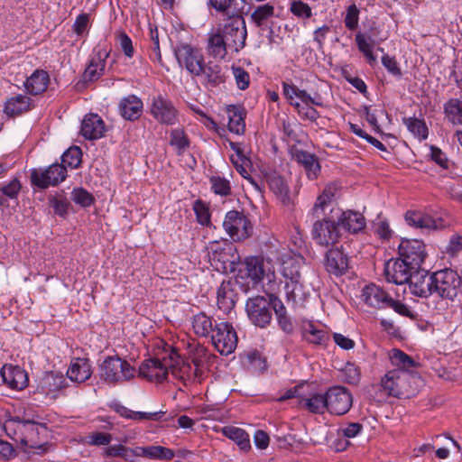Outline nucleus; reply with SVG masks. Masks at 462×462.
I'll use <instances>...</instances> for the list:
<instances>
[{
	"mask_svg": "<svg viewBox=\"0 0 462 462\" xmlns=\"http://www.w3.org/2000/svg\"><path fill=\"white\" fill-rule=\"evenodd\" d=\"M421 385L422 379L417 373L402 369L389 371L381 380V386L387 395L396 398L414 396Z\"/></svg>",
	"mask_w": 462,
	"mask_h": 462,
	"instance_id": "1",
	"label": "nucleus"
},
{
	"mask_svg": "<svg viewBox=\"0 0 462 462\" xmlns=\"http://www.w3.org/2000/svg\"><path fill=\"white\" fill-rule=\"evenodd\" d=\"M282 92L289 104L295 108L300 117L303 120L316 122L319 113L312 106H323V101L319 95L311 97L306 90L300 89L291 82H282Z\"/></svg>",
	"mask_w": 462,
	"mask_h": 462,
	"instance_id": "2",
	"label": "nucleus"
},
{
	"mask_svg": "<svg viewBox=\"0 0 462 462\" xmlns=\"http://www.w3.org/2000/svg\"><path fill=\"white\" fill-rule=\"evenodd\" d=\"M100 379L109 384L124 383L134 378L136 370L126 360L118 356H107L99 365Z\"/></svg>",
	"mask_w": 462,
	"mask_h": 462,
	"instance_id": "3",
	"label": "nucleus"
},
{
	"mask_svg": "<svg viewBox=\"0 0 462 462\" xmlns=\"http://www.w3.org/2000/svg\"><path fill=\"white\" fill-rule=\"evenodd\" d=\"M434 292L443 299L453 300L462 291V278L452 269L433 273Z\"/></svg>",
	"mask_w": 462,
	"mask_h": 462,
	"instance_id": "4",
	"label": "nucleus"
},
{
	"mask_svg": "<svg viewBox=\"0 0 462 462\" xmlns=\"http://www.w3.org/2000/svg\"><path fill=\"white\" fill-rule=\"evenodd\" d=\"M227 16L229 20L225 23L220 33L226 41L228 47L235 51H238L245 44L247 35L245 22L242 16V11Z\"/></svg>",
	"mask_w": 462,
	"mask_h": 462,
	"instance_id": "5",
	"label": "nucleus"
},
{
	"mask_svg": "<svg viewBox=\"0 0 462 462\" xmlns=\"http://www.w3.org/2000/svg\"><path fill=\"white\" fill-rule=\"evenodd\" d=\"M245 263L248 277L255 282L266 279L270 284L269 289L274 290L277 285L275 282V268L270 258L251 256L245 259Z\"/></svg>",
	"mask_w": 462,
	"mask_h": 462,
	"instance_id": "6",
	"label": "nucleus"
},
{
	"mask_svg": "<svg viewBox=\"0 0 462 462\" xmlns=\"http://www.w3.org/2000/svg\"><path fill=\"white\" fill-rule=\"evenodd\" d=\"M211 341L221 355L233 353L237 345V335L233 326L228 322H215Z\"/></svg>",
	"mask_w": 462,
	"mask_h": 462,
	"instance_id": "7",
	"label": "nucleus"
},
{
	"mask_svg": "<svg viewBox=\"0 0 462 462\" xmlns=\"http://www.w3.org/2000/svg\"><path fill=\"white\" fill-rule=\"evenodd\" d=\"M223 227L234 241L245 240L250 236L253 228L246 216L236 210L226 214Z\"/></svg>",
	"mask_w": 462,
	"mask_h": 462,
	"instance_id": "8",
	"label": "nucleus"
},
{
	"mask_svg": "<svg viewBox=\"0 0 462 462\" xmlns=\"http://www.w3.org/2000/svg\"><path fill=\"white\" fill-rule=\"evenodd\" d=\"M247 316L253 324L259 328L267 327L272 320L270 300L263 296L249 298L245 303Z\"/></svg>",
	"mask_w": 462,
	"mask_h": 462,
	"instance_id": "9",
	"label": "nucleus"
},
{
	"mask_svg": "<svg viewBox=\"0 0 462 462\" xmlns=\"http://www.w3.org/2000/svg\"><path fill=\"white\" fill-rule=\"evenodd\" d=\"M312 237L319 245H333L341 237L340 224L327 218L317 220L313 224Z\"/></svg>",
	"mask_w": 462,
	"mask_h": 462,
	"instance_id": "10",
	"label": "nucleus"
},
{
	"mask_svg": "<svg viewBox=\"0 0 462 462\" xmlns=\"http://www.w3.org/2000/svg\"><path fill=\"white\" fill-rule=\"evenodd\" d=\"M398 252L402 259L416 269H420L428 255L426 245L420 239H402L398 246Z\"/></svg>",
	"mask_w": 462,
	"mask_h": 462,
	"instance_id": "11",
	"label": "nucleus"
},
{
	"mask_svg": "<svg viewBox=\"0 0 462 462\" xmlns=\"http://www.w3.org/2000/svg\"><path fill=\"white\" fill-rule=\"evenodd\" d=\"M174 350L171 352L169 357H163L162 360L155 357L144 361L139 367V375L149 380L161 383L164 381L169 374L170 362L174 361Z\"/></svg>",
	"mask_w": 462,
	"mask_h": 462,
	"instance_id": "12",
	"label": "nucleus"
},
{
	"mask_svg": "<svg viewBox=\"0 0 462 462\" xmlns=\"http://www.w3.org/2000/svg\"><path fill=\"white\" fill-rule=\"evenodd\" d=\"M66 167L63 164L53 163L44 171L33 170L31 180L34 186L47 189L49 186L58 185L66 179Z\"/></svg>",
	"mask_w": 462,
	"mask_h": 462,
	"instance_id": "13",
	"label": "nucleus"
},
{
	"mask_svg": "<svg viewBox=\"0 0 462 462\" xmlns=\"http://www.w3.org/2000/svg\"><path fill=\"white\" fill-rule=\"evenodd\" d=\"M352 402V394L345 387L334 386L327 391V410L332 414H346L350 410Z\"/></svg>",
	"mask_w": 462,
	"mask_h": 462,
	"instance_id": "14",
	"label": "nucleus"
},
{
	"mask_svg": "<svg viewBox=\"0 0 462 462\" xmlns=\"http://www.w3.org/2000/svg\"><path fill=\"white\" fill-rule=\"evenodd\" d=\"M174 51L179 64L184 66L190 74L195 76L200 71L204 58L198 49L186 43H180Z\"/></svg>",
	"mask_w": 462,
	"mask_h": 462,
	"instance_id": "15",
	"label": "nucleus"
},
{
	"mask_svg": "<svg viewBox=\"0 0 462 462\" xmlns=\"http://www.w3.org/2000/svg\"><path fill=\"white\" fill-rule=\"evenodd\" d=\"M417 270L401 257L389 260L384 266V275L389 282L404 284L411 280L413 272Z\"/></svg>",
	"mask_w": 462,
	"mask_h": 462,
	"instance_id": "16",
	"label": "nucleus"
},
{
	"mask_svg": "<svg viewBox=\"0 0 462 462\" xmlns=\"http://www.w3.org/2000/svg\"><path fill=\"white\" fill-rule=\"evenodd\" d=\"M150 112L154 119L165 125H174L177 122L178 112L171 101L162 95L152 98Z\"/></svg>",
	"mask_w": 462,
	"mask_h": 462,
	"instance_id": "17",
	"label": "nucleus"
},
{
	"mask_svg": "<svg viewBox=\"0 0 462 462\" xmlns=\"http://www.w3.org/2000/svg\"><path fill=\"white\" fill-rule=\"evenodd\" d=\"M25 433L22 442L31 448H40L42 442L46 441L49 435L48 428L43 423L26 420L23 423Z\"/></svg>",
	"mask_w": 462,
	"mask_h": 462,
	"instance_id": "18",
	"label": "nucleus"
},
{
	"mask_svg": "<svg viewBox=\"0 0 462 462\" xmlns=\"http://www.w3.org/2000/svg\"><path fill=\"white\" fill-rule=\"evenodd\" d=\"M202 84L208 88H215L226 81V75L220 64L215 61H208L200 66V71L196 73Z\"/></svg>",
	"mask_w": 462,
	"mask_h": 462,
	"instance_id": "19",
	"label": "nucleus"
},
{
	"mask_svg": "<svg viewBox=\"0 0 462 462\" xmlns=\"http://www.w3.org/2000/svg\"><path fill=\"white\" fill-rule=\"evenodd\" d=\"M411 292L416 296L427 298L434 293L433 273L415 270L408 282Z\"/></svg>",
	"mask_w": 462,
	"mask_h": 462,
	"instance_id": "20",
	"label": "nucleus"
},
{
	"mask_svg": "<svg viewBox=\"0 0 462 462\" xmlns=\"http://www.w3.org/2000/svg\"><path fill=\"white\" fill-rule=\"evenodd\" d=\"M405 221L410 226L422 230H437L443 227L441 218H433L426 212L420 210H409L405 213Z\"/></svg>",
	"mask_w": 462,
	"mask_h": 462,
	"instance_id": "21",
	"label": "nucleus"
},
{
	"mask_svg": "<svg viewBox=\"0 0 462 462\" xmlns=\"http://www.w3.org/2000/svg\"><path fill=\"white\" fill-rule=\"evenodd\" d=\"M281 262V272L285 280H300V268L304 263V258L291 253L282 254L279 257Z\"/></svg>",
	"mask_w": 462,
	"mask_h": 462,
	"instance_id": "22",
	"label": "nucleus"
},
{
	"mask_svg": "<svg viewBox=\"0 0 462 462\" xmlns=\"http://www.w3.org/2000/svg\"><path fill=\"white\" fill-rule=\"evenodd\" d=\"M4 383L14 390H23L27 386V373L18 365H5L1 371Z\"/></svg>",
	"mask_w": 462,
	"mask_h": 462,
	"instance_id": "23",
	"label": "nucleus"
},
{
	"mask_svg": "<svg viewBox=\"0 0 462 462\" xmlns=\"http://www.w3.org/2000/svg\"><path fill=\"white\" fill-rule=\"evenodd\" d=\"M349 267L348 258L338 248L330 249L326 254L325 268L327 272L335 276L345 274Z\"/></svg>",
	"mask_w": 462,
	"mask_h": 462,
	"instance_id": "24",
	"label": "nucleus"
},
{
	"mask_svg": "<svg viewBox=\"0 0 462 462\" xmlns=\"http://www.w3.org/2000/svg\"><path fill=\"white\" fill-rule=\"evenodd\" d=\"M105 123L97 114L86 115L81 123L80 133L88 140H97L104 135Z\"/></svg>",
	"mask_w": 462,
	"mask_h": 462,
	"instance_id": "25",
	"label": "nucleus"
},
{
	"mask_svg": "<svg viewBox=\"0 0 462 462\" xmlns=\"http://www.w3.org/2000/svg\"><path fill=\"white\" fill-rule=\"evenodd\" d=\"M209 258L213 262L221 263L224 270L226 269L227 264L232 265L237 260L236 250L232 245H222L218 242L211 244Z\"/></svg>",
	"mask_w": 462,
	"mask_h": 462,
	"instance_id": "26",
	"label": "nucleus"
},
{
	"mask_svg": "<svg viewBox=\"0 0 462 462\" xmlns=\"http://www.w3.org/2000/svg\"><path fill=\"white\" fill-rule=\"evenodd\" d=\"M108 56L109 52L105 49L98 50L93 55L83 73L85 81H96L103 75Z\"/></svg>",
	"mask_w": 462,
	"mask_h": 462,
	"instance_id": "27",
	"label": "nucleus"
},
{
	"mask_svg": "<svg viewBox=\"0 0 462 462\" xmlns=\"http://www.w3.org/2000/svg\"><path fill=\"white\" fill-rule=\"evenodd\" d=\"M143 106V101L135 95L123 97L118 105L120 115L129 121H134L142 116Z\"/></svg>",
	"mask_w": 462,
	"mask_h": 462,
	"instance_id": "28",
	"label": "nucleus"
},
{
	"mask_svg": "<svg viewBox=\"0 0 462 462\" xmlns=\"http://www.w3.org/2000/svg\"><path fill=\"white\" fill-rule=\"evenodd\" d=\"M362 297L367 305L383 309L386 308L391 296L381 287L372 283L363 289Z\"/></svg>",
	"mask_w": 462,
	"mask_h": 462,
	"instance_id": "29",
	"label": "nucleus"
},
{
	"mask_svg": "<svg viewBox=\"0 0 462 462\" xmlns=\"http://www.w3.org/2000/svg\"><path fill=\"white\" fill-rule=\"evenodd\" d=\"M296 162L304 167L306 174L310 180L318 178L320 172V165L315 154L306 151L297 150L294 154Z\"/></svg>",
	"mask_w": 462,
	"mask_h": 462,
	"instance_id": "30",
	"label": "nucleus"
},
{
	"mask_svg": "<svg viewBox=\"0 0 462 462\" xmlns=\"http://www.w3.org/2000/svg\"><path fill=\"white\" fill-rule=\"evenodd\" d=\"M274 16V6L270 3L258 5L250 14L252 22L261 30L270 29Z\"/></svg>",
	"mask_w": 462,
	"mask_h": 462,
	"instance_id": "31",
	"label": "nucleus"
},
{
	"mask_svg": "<svg viewBox=\"0 0 462 462\" xmlns=\"http://www.w3.org/2000/svg\"><path fill=\"white\" fill-rule=\"evenodd\" d=\"M92 374L91 365L88 359L77 358L73 360L67 371L68 377L76 383H83Z\"/></svg>",
	"mask_w": 462,
	"mask_h": 462,
	"instance_id": "32",
	"label": "nucleus"
},
{
	"mask_svg": "<svg viewBox=\"0 0 462 462\" xmlns=\"http://www.w3.org/2000/svg\"><path fill=\"white\" fill-rule=\"evenodd\" d=\"M228 130L236 134H244L245 131V111L243 107L230 105L226 108Z\"/></svg>",
	"mask_w": 462,
	"mask_h": 462,
	"instance_id": "33",
	"label": "nucleus"
},
{
	"mask_svg": "<svg viewBox=\"0 0 462 462\" xmlns=\"http://www.w3.org/2000/svg\"><path fill=\"white\" fill-rule=\"evenodd\" d=\"M236 295L233 290L231 282H222L217 292L218 308L224 312H228L234 308L236 301Z\"/></svg>",
	"mask_w": 462,
	"mask_h": 462,
	"instance_id": "34",
	"label": "nucleus"
},
{
	"mask_svg": "<svg viewBox=\"0 0 462 462\" xmlns=\"http://www.w3.org/2000/svg\"><path fill=\"white\" fill-rule=\"evenodd\" d=\"M50 77L47 71L36 69L25 81L24 87L32 95H38L44 92L49 85Z\"/></svg>",
	"mask_w": 462,
	"mask_h": 462,
	"instance_id": "35",
	"label": "nucleus"
},
{
	"mask_svg": "<svg viewBox=\"0 0 462 462\" xmlns=\"http://www.w3.org/2000/svg\"><path fill=\"white\" fill-rule=\"evenodd\" d=\"M175 456L172 449L162 446L136 447L135 457L170 461Z\"/></svg>",
	"mask_w": 462,
	"mask_h": 462,
	"instance_id": "36",
	"label": "nucleus"
},
{
	"mask_svg": "<svg viewBox=\"0 0 462 462\" xmlns=\"http://www.w3.org/2000/svg\"><path fill=\"white\" fill-rule=\"evenodd\" d=\"M356 43L360 52L366 58L368 63L370 65H374L376 63V57L373 52V48L375 44H379L383 39L380 41H375L372 38V35H365L362 32H357L356 34Z\"/></svg>",
	"mask_w": 462,
	"mask_h": 462,
	"instance_id": "37",
	"label": "nucleus"
},
{
	"mask_svg": "<svg viewBox=\"0 0 462 462\" xmlns=\"http://www.w3.org/2000/svg\"><path fill=\"white\" fill-rule=\"evenodd\" d=\"M215 322L211 317L204 312L194 315L191 321L194 333L204 337H211L214 332Z\"/></svg>",
	"mask_w": 462,
	"mask_h": 462,
	"instance_id": "38",
	"label": "nucleus"
},
{
	"mask_svg": "<svg viewBox=\"0 0 462 462\" xmlns=\"http://www.w3.org/2000/svg\"><path fill=\"white\" fill-rule=\"evenodd\" d=\"M340 227L351 232L357 233L365 226V219L359 212L346 211L344 212L339 218Z\"/></svg>",
	"mask_w": 462,
	"mask_h": 462,
	"instance_id": "39",
	"label": "nucleus"
},
{
	"mask_svg": "<svg viewBox=\"0 0 462 462\" xmlns=\"http://www.w3.org/2000/svg\"><path fill=\"white\" fill-rule=\"evenodd\" d=\"M284 290L287 300L296 305L302 304L307 299L308 292L300 280L295 279L285 282Z\"/></svg>",
	"mask_w": 462,
	"mask_h": 462,
	"instance_id": "40",
	"label": "nucleus"
},
{
	"mask_svg": "<svg viewBox=\"0 0 462 462\" xmlns=\"http://www.w3.org/2000/svg\"><path fill=\"white\" fill-rule=\"evenodd\" d=\"M32 99L23 95L12 97L5 102V112L9 116H15L30 109Z\"/></svg>",
	"mask_w": 462,
	"mask_h": 462,
	"instance_id": "41",
	"label": "nucleus"
},
{
	"mask_svg": "<svg viewBox=\"0 0 462 462\" xmlns=\"http://www.w3.org/2000/svg\"><path fill=\"white\" fill-rule=\"evenodd\" d=\"M66 386V379L59 373H47L41 381L40 388L45 394L57 392Z\"/></svg>",
	"mask_w": 462,
	"mask_h": 462,
	"instance_id": "42",
	"label": "nucleus"
},
{
	"mask_svg": "<svg viewBox=\"0 0 462 462\" xmlns=\"http://www.w3.org/2000/svg\"><path fill=\"white\" fill-rule=\"evenodd\" d=\"M228 44L220 31L209 35L208 41V52L210 56L224 59L227 53Z\"/></svg>",
	"mask_w": 462,
	"mask_h": 462,
	"instance_id": "43",
	"label": "nucleus"
},
{
	"mask_svg": "<svg viewBox=\"0 0 462 462\" xmlns=\"http://www.w3.org/2000/svg\"><path fill=\"white\" fill-rule=\"evenodd\" d=\"M269 188L275 194L277 199L284 206H291L292 204L291 199L289 195V187L282 178L280 176L271 177L268 180Z\"/></svg>",
	"mask_w": 462,
	"mask_h": 462,
	"instance_id": "44",
	"label": "nucleus"
},
{
	"mask_svg": "<svg viewBox=\"0 0 462 462\" xmlns=\"http://www.w3.org/2000/svg\"><path fill=\"white\" fill-rule=\"evenodd\" d=\"M300 405L312 413H323L327 410V393H314L308 398H302Z\"/></svg>",
	"mask_w": 462,
	"mask_h": 462,
	"instance_id": "45",
	"label": "nucleus"
},
{
	"mask_svg": "<svg viewBox=\"0 0 462 462\" xmlns=\"http://www.w3.org/2000/svg\"><path fill=\"white\" fill-rule=\"evenodd\" d=\"M302 337L310 343L315 345L326 344L328 339V334L323 329L317 328L312 323L308 322L302 327Z\"/></svg>",
	"mask_w": 462,
	"mask_h": 462,
	"instance_id": "46",
	"label": "nucleus"
},
{
	"mask_svg": "<svg viewBox=\"0 0 462 462\" xmlns=\"http://www.w3.org/2000/svg\"><path fill=\"white\" fill-rule=\"evenodd\" d=\"M389 357L392 364L397 366V369L411 371L417 365L416 362L403 351L393 348L389 353Z\"/></svg>",
	"mask_w": 462,
	"mask_h": 462,
	"instance_id": "47",
	"label": "nucleus"
},
{
	"mask_svg": "<svg viewBox=\"0 0 462 462\" xmlns=\"http://www.w3.org/2000/svg\"><path fill=\"white\" fill-rule=\"evenodd\" d=\"M189 140L183 129L176 128L171 132L170 145L174 147L176 153L180 156L189 147Z\"/></svg>",
	"mask_w": 462,
	"mask_h": 462,
	"instance_id": "48",
	"label": "nucleus"
},
{
	"mask_svg": "<svg viewBox=\"0 0 462 462\" xmlns=\"http://www.w3.org/2000/svg\"><path fill=\"white\" fill-rule=\"evenodd\" d=\"M135 448H129L122 444L109 446L103 449L102 456L104 457H120L128 461L130 456H135Z\"/></svg>",
	"mask_w": 462,
	"mask_h": 462,
	"instance_id": "49",
	"label": "nucleus"
},
{
	"mask_svg": "<svg viewBox=\"0 0 462 462\" xmlns=\"http://www.w3.org/2000/svg\"><path fill=\"white\" fill-rule=\"evenodd\" d=\"M403 124L408 130L420 140H425L428 137L429 130L423 119L416 117H404Z\"/></svg>",
	"mask_w": 462,
	"mask_h": 462,
	"instance_id": "50",
	"label": "nucleus"
},
{
	"mask_svg": "<svg viewBox=\"0 0 462 462\" xmlns=\"http://www.w3.org/2000/svg\"><path fill=\"white\" fill-rule=\"evenodd\" d=\"M445 114L453 125H462V101L452 98L444 106Z\"/></svg>",
	"mask_w": 462,
	"mask_h": 462,
	"instance_id": "51",
	"label": "nucleus"
},
{
	"mask_svg": "<svg viewBox=\"0 0 462 462\" xmlns=\"http://www.w3.org/2000/svg\"><path fill=\"white\" fill-rule=\"evenodd\" d=\"M337 189L338 186L337 183L328 184L324 188L322 193L318 197L312 210L314 212H317L319 209H323L328 204H329L332 201Z\"/></svg>",
	"mask_w": 462,
	"mask_h": 462,
	"instance_id": "52",
	"label": "nucleus"
},
{
	"mask_svg": "<svg viewBox=\"0 0 462 462\" xmlns=\"http://www.w3.org/2000/svg\"><path fill=\"white\" fill-rule=\"evenodd\" d=\"M82 152L78 146L69 148L61 156L62 164L72 169L78 168L81 163Z\"/></svg>",
	"mask_w": 462,
	"mask_h": 462,
	"instance_id": "53",
	"label": "nucleus"
},
{
	"mask_svg": "<svg viewBox=\"0 0 462 462\" xmlns=\"http://www.w3.org/2000/svg\"><path fill=\"white\" fill-rule=\"evenodd\" d=\"M211 189L217 195L227 196L231 193V185L229 180L220 176H212L209 179Z\"/></svg>",
	"mask_w": 462,
	"mask_h": 462,
	"instance_id": "54",
	"label": "nucleus"
},
{
	"mask_svg": "<svg viewBox=\"0 0 462 462\" xmlns=\"http://www.w3.org/2000/svg\"><path fill=\"white\" fill-rule=\"evenodd\" d=\"M209 5L214 8L217 12L226 15L234 14L236 12L241 11L240 8L236 7L234 4V0H208Z\"/></svg>",
	"mask_w": 462,
	"mask_h": 462,
	"instance_id": "55",
	"label": "nucleus"
},
{
	"mask_svg": "<svg viewBox=\"0 0 462 462\" xmlns=\"http://www.w3.org/2000/svg\"><path fill=\"white\" fill-rule=\"evenodd\" d=\"M71 199L83 208L90 207L95 202L93 195L83 188H75L71 192Z\"/></svg>",
	"mask_w": 462,
	"mask_h": 462,
	"instance_id": "56",
	"label": "nucleus"
},
{
	"mask_svg": "<svg viewBox=\"0 0 462 462\" xmlns=\"http://www.w3.org/2000/svg\"><path fill=\"white\" fill-rule=\"evenodd\" d=\"M231 161L234 163L236 171L241 174V176L246 179L257 189H260L259 185L251 177L249 171L247 169L250 161L245 156L237 157L236 160H234L232 157Z\"/></svg>",
	"mask_w": 462,
	"mask_h": 462,
	"instance_id": "57",
	"label": "nucleus"
},
{
	"mask_svg": "<svg viewBox=\"0 0 462 462\" xmlns=\"http://www.w3.org/2000/svg\"><path fill=\"white\" fill-rule=\"evenodd\" d=\"M291 13L299 19H308L312 15L310 6L302 0H293L290 4Z\"/></svg>",
	"mask_w": 462,
	"mask_h": 462,
	"instance_id": "58",
	"label": "nucleus"
},
{
	"mask_svg": "<svg viewBox=\"0 0 462 462\" xmlns=\"http://www.w3.org/2000/svg\"><path fill=\"white\" fill-rule=\"evenodd\" d=\"M173 356H174V361L170 362L169 371H171V374L175 378L185 382L187 379L189 378V372L190 370V366L186 364H182L180 366H178L177 359L179 358V356L177 355V353L175 351H174Z\"/></svg>",
	"mask_w": 462,
	"mask_h": 462,
	"instance_id": "59",
	"label": "nucleus"
},
{
	"mask_svg": "<svg viewBox=\"0 0 462 462\" xmlns=\"http://www.w3.org/2000/svg\"><path fill=\"white\" fill-rule=\"evenodd\" d=\"M51 207L53 208L54 213L63 218L68 215L70 202L63 197H51L49 199Z\"/></svg>",
	"mask_w": 462,
	"mask_h": 462,
	"instance_id": "60",
	"label": "nucleus"
},
{
	"mask_svg": "<svg viewBox=\"0 0 462 462\" xmlns=\"http://www.w3.org/2000/svg\"><path fill=\"white\" fill-rule=\"evenodd\" d=\"M359 21V9L353 4L346 9V14L344 19L345 26L350 30H356L358 26Z\"/></svg>",
	"mask_w": 462,
	"mask_h": 462,
	"instance_id": "61",
	"label": "nucleus"
},
{
	"mask_svg": "<svg viewBox=\"0 0 462 462\" xmlns=\"http://www.w3.org/2000/svg\"><path fill=\"white\" fill-rule=\"evenodd\" d=\"M363 430V425L358 422H350L341 426L337 430V436H342L347 439L356 437Z\"/></svg>",
	"mask_w": 462,
	"mask_h": 462,
	"instance_id": "62",
	"label": "nucleus"
},
{
	"mask_svg": "<svg viewBox=\"0 0 462 462\" xmlns=\"http://www.w3.org/2000/svg\"><path fill=\"white\" fill-rule=\"evenodd\" d=\"M194 212L197 216L198 221L203 225L207 226L210 222V215L208 207L204 202L198 199L194 202L193 205Z\"/></svg>",
	"mask_w": 462,
	"mask_h": 462,
	"instance_id": "63",
	"label": "nucleus"
},
{
	"mask_svg": "<svg viewBox=\"0 0 462 462\" xmlns=\"http://www.w3.org/2000/svg\"><path fill=\"white\" fill-rule=\"evenodd\" d=\"M112 440V435L107 432H92L87 437V443L92 446H107Z\"/></svg>",
	"mask_w": 462,
	"mask_h": 462,
	"instance_id": "64",
	"label": "nucleus"
}]
</instances>
